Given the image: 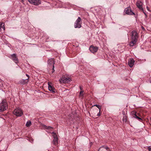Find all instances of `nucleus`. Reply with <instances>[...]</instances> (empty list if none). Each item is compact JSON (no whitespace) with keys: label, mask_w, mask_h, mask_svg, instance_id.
<instances>
[{"label":"nucleus","mask_w":151,"mask_h":151,"mask_svg":"<svg viewBox=\"0 0 151 151\" xmlns=\"http://www.w3.org/2000/svg\"><path fill=\"white\" fill-rule=\"evenodd\" d=\"M7 105L5 100H3L0 104V112H2L6 110L7 108Z\"/></svg>","instance_id":"nucleus-1"},{"label":"nucleus","mask_w":151,"mask_h":151,"mask_svg":"<svg viewBox=\"0 0 151 151\" xmlns=\"http://www.w3.org/2000/svg\"><path fill=\"white\" fill-rule=\"evenodd\" d=\"M31 4L35 5H38L41 4V1L40 0H28Z\"/></svg>","instance_id":"nucleus-5"},{"label":"nucleus","mask_w":151,"mask_h":151,"mask_svg":"<svg viewBox=\"0 0 151 151\" xmlns=\"http://www.w3.org/2000/svg\"><path fill=\"white\" fill-rule=\"evenodd\" d=\"M122 121L123 122H127V117L125 115L123 116L122 119Z\"/></svg>","instance_id":"nucleus-19"},{"label":"nucleus","mask_w":151,"mask_h":151,"mask_svg":"<svg viewBox=\"0 0 151 151\" xmlns=\"http://www.w3.org/2000/svg\"><path fill=\"white\" fill-rule=\"evenodd\" d=\"M14 114L17 116H20L23 114L22 110L19 108L16 109L14 111Z\"/></svg>","instance_id":"nucleus-2"},{"label":"nucleus","mask_w":151,"mask_h":151,"mask_svg":"<svg viewBox=\"0 0 151 151\" xmlns=\"http://www.w3.org/2000/svg\"><path fill=\"white\" fill-rule=\"evenodd\" d=\"M83 91H81L80 93V95L79 96L81 97H82L83 96Z\"/></svg>","instance_id":"nucleus-23"},{"label":"nucleus","mask_w":151,"mask_h":151,"mask_svg":"<svg viewBox=\"0 0 151 151\" xmlns=\"http://www.w3.org/2000/svg\"><path fill=\"white\" fill-rule=\"evenodd\" d=\"M98 49V48L96 46H91L89 48V50L91 52L93 53L96 52Z\"/></svg>","instance_id":"nucleus-9"},{"label":"nucleus","mask_w":151,"mask_h":151,"mask_svg":"<svg viewBox=\"0 0 151 151\" xmlns=\"http://www.w3.org/2000/svg\"><path fill=\"white\" fill-rule=\"evenodd\" d=\"M26 76L28 77V80L29 79V76L27 75V74H26Z\"/></svg>","instance_id":"nucleus-29"},{"label":"nucleus","mask_w":151,"mask_h":151,"mask_svg":"<svg viewBox=\"0 0 151 151\" xmlns=\"http://www.w3.org/2000/svg\"><path fill=\"white\" fill-rule=\"evenodd\" d=\"M100 115V111L99 110V112L97 114V116H99Z\"/></svg>","instance_id":"nucleus-25"},{"label":"nucleus","mask_w":151,"mask_h":151,"mask_svg":"<svg viewBox=\"0 0 151 151\" xmlns=\"http://www.w3.org/2000/svg\"><path fill=\"white\" fill-rule=\"evenodd\" d=\"M51 83L49 82L48 83V88L49 90L52 93H55V89L54 88V87L51 85Z\"/></svg>","instance_id":"nucleus-11"},{"label":"nucleus","mask_w":151,"mask_h":151,"mask_svg":"<svg viewBox=\"0 0 151 151\" xmlns=\"http://www.w3.org/2000/svg\"><path fill=\"white\" fill-rule=\"evenodd\" d=\"M147 10H148V11H149V8H148V6H147Z\"/></svg>","instance_id":"nucleus-30"},{"label":"nucleus","mask_w":151,"mask_h":151,"mask_svg":"<svg viewBox=\"0 0 151 151\" xmlns=\"http://www.w3.org/2000/svg\"><path fill=\"white\" fill-rule=\"evenodd\" d=\"M148 149L149 151H151V146L148 147Z\"/></svg>","instance_id":"nucleus-27"},{"label":"nucleus","mask_w":151,"mask_h":151,"mask_svg":"<svg viewBox=\"0 0 151 151\" xmlns=\"http://www.w3.org/2000/svg\"><path fill=\"white\" fill-rule=\"evenodd\" d=\"M28 82V79H23L20 81V83L22 84H25Z\"/></svg>","instance_id":"nucleus-16"},{"label":"nucleus","mask_w":151,"mask_h":151,"mask_svg":"<svg viewBox=\"0 0 151 151\" xmlns=\"http://www.w3.org/2000/svg\"><path fill=\"white\" fill-rule=\"evenodd\" d=\"M71 80V79L70 78H67L65 77H62L59 80V81L60 83H68Z\"/></svg>","instance_id":"nucleus-4"},{"label":"nucleus","mask_w":151,"mask_h":151,"mask_svg":"<svg viewBox=\"0 0 151 151\" xmlns=\"http://www.w3.org/2000/svg\"><path fill=\"white\" fill-rule=\"evenodd\" d=\"M81 19L80 17H79L74 23V27L75 28H80L81 27Z\"/></svg>","instance_id":"nucleus-3"},{"label":"nucleus","mask_w":151,"mask_h":151,"mask_svg":"<svg viewBox=\"0 0 151 151\" xmlns=\"http://www.w3.org/2000/svg\"><path fill=\"white\" fill-rule=\"evenodd\" d=\"M142 11L143 13L144 14H145V15L146 16H147V15H146V13L145 12L144 10L143 9V10H142Z\"/></svg>","instance_id":"nucleus-28"},{"label":"nucleus","mask_w":151,"mask_h":151,"mask_svg":"<svg viewBox=\"0 0 151 151\" xmlns=\"http://www.w3.org/2000/svg\"><path fill=\"white\" fill-rule=\"evenodd\" d=\"M52 73H53L55 71L54 70V65H53V66H52Z\"/></svg>","instance_id":"nucleus-24"},{"label":"nucleus","mask_w":151,"mask_h":151,"mask_svg":"<svg viewBox=\"0 0 151 151\" xmlns=\"http://www.w3.org/2000/svg\"><path fill=\"white\" fill-rule=\"evenodd\" d=\"M103 147L105 148L106 150H107L108 151H110V150L109 149V147L107 146L104 147V146H102L100 148Z\"/></svg>","instance_id":"nucleus-22"},{"label":"nucleus","mask_w":151,"mask_h":151,"mask_svg":"<svg viewBox=\"0 0 151 151\" xmlns=\"http://www.w3.org/2000/svg\"><path fill=\"white\" fill-rule=\"evenodd\" d=\"M137 33L135 31H133L131 32V39L137 40Z\"/></svg>","instance_id":"nucleus-7"},{"label":"nucleus","mask_w":151,"mask_h":151,"mask_svg":"<svg viewBox=\"0 0 151 151\" xmlns=\"http://www.w3.org/2000/svg\"><path fill=\"white\" fill-rule=\"evenodd\" d=\"M3 29L4 30H5V27H4V24L3 23H0V29Z\"/></svg>","instance_id":"nucleus-17"},{"label":"nucleus","mask_w":151,"mask_h":151,"mask_svg":"<svg viewBox=\"0 0 151 151\" xmlns=\"http://www.w3.org/2000/svg\"><path fill=\"white\" fill-rule=\"evenodd\" d=\"M12 59L16 63H18V59L15 54H13L11 55Z\"/></svg>","instance_id":"nucleus-12"},{"label":"nucleus","mask_w":151,"mask_h":151,"mask_svg":"<svg viewBox=\"0 0 151 151\" xmlns=\"http://www.w3.org/2000/svg\"><path fill=\"white\" fill-rule=\"evenodd\" d=\"M48 64L49 66L51 65L52 66L54 65V60L53 59L51 58L49 59L48 61Z\"/></svg>","instance_id":"nucleus-14"},{"label":"nucleus","mask_w":151,"mask_h":151,"mask_svg":"<svg viewBox=\"0 0 151 151\" xmlns=\"http://www.w3.org/2000/svg\"><path fill=\"white\" fill-rule=\"evenodd\" d=\"M143 3L140 0H138L136 2L137 7L140 10H143L142 8Z\"/></svg>","instance_id":"nucleus-8"},{"label":"nucleus","mask_w":151,"mask_h":151,"mask_svg":"<svg viewBox=\"0 0 151 151\" xmlns=\"http://www.w3.org/2000/svg\"><path fill=\"white\" fill-rule=\"evenodd\" d=\"M100 149V148H99V149L98 150V151H99Z\"/></svg>","instance_id":"nucleus-31"},{"label":"nucleus","mask_w":151,"mask_h":151,"mask_svg":"<svg viewBox=\"0 0 151 151\" xmlns=\"http://www.w3.org/2000/svg\"><path fill=\"white\" fill-rule=\"evenodd\" d=\"M31 124V122L30 121H28L26 124V125L27 127H29L30 126Z\"/></svg>","instance_id":"nucleus-20"},{"label":"nucleus","mask_w":151,"mask_h":151,"mask_svg":"<svg viewBox=\"0 0 151 151\" xmlns=\"http://www.w3.org/2000/svg\"><path fill=\"white\" fill-rule=\"evenodd\" d=\"M134 117L138 119L140 121H141L142 120V119L140 118L136 114H134Z\"/></svg>","instance_id":"nucleus-18"},{"label":"nucleus","mask_w":151,"mask_h":151,"mask_svg":"<svg viewBox=\"0 0 151 151\" xmlns=\"http://www.w3.org/2000/svg\"><path fill=\"white\" fill-rule=\"evenodd\" d=\"M134 61L133 58H131L129 60L128 62V64L129 66L130 67H132L134 65Z\"/></svg>","instance_id":"nucleus-13"},{"label":"nucleus","mask_w":151,"mask_h":151,"mask_svg":"<svg viewBox=\"0 0 151 151\" xmlns=\"http://www.w3.org/2000/svg\"><path fill=\"white\" fill-rule=\"evenodd\" d=\"M52 133L54 134V139L52 142L53 143L54 145H56L58 144V137L57 136L56 134L54 132H52Z\"/></svg>","instance_id":"nucleus-10"},{"label":"nucleus","mask_w":151,"mask_h":151,"mask_svg":"<svg viewBox=\"0 0 151 151\" xmlns=\"http://www.w3.org/2000/svg\"><path fill=\"white\" fill-rule=\"evenodd\" d=\"M96 106V107H97L99 109V110H100H100L101 109V106H100L99 105H97V104L94 105L93 106Z\"/></svg>","instance_id":"nucleus-21"},{"label":"nucleus","mask_w":151,"mask_h":151,"mask_svg":"<svg viewBox=\"0 0 151 151\" xmlns=\"http://www.w3.org/2000/svg\"><path fill=\"white\" fill-rule=\"evenodd\" d=\"M52 129V128L50 127H48L47 128V129Z\"/></svg>","instance_id":"nucleus-26"},{"label":"nucleus","mask_w":151,"mask_h":151,"mask_svg":"<svg viewBox=\"0 0 151 151\" xmlns=\"http://www.w3.org/2000/svg\"><path fill=\"white\" fill-rule=\"evenodd\" d=\"M80 87L81 90V87L80 86Z\"/></svg>","instance_id":"nucleus-32"},{"label":"nucleus","mask_w":151,"mask_h":151,"mask_svg":"<svg viewBox=\"0 0 151 151\" xmlns=\"http://www.w3.org/2000/svg\"><path fill=\"white\" fill-rule=\"evenodd\" d=\"M131 41L129 43V45L131 47L133 46L136 43L137 40L131 39Z\"/></svg>","instance_id":"nucleus-15"},{"label":"nucleus","mask_w":151,"mask_h":151,"mask_svg":"<svg viewBox=\"0 0 151 151\" xmlns=\"http://www.w3.org/2000/svg\"><path fill=\"white\" fill-rule=\"evenodd\" d=\"M124 12L126 14L128 15H134V13L132 12L130 7L126 8L124 10Z\"/></svg>","instance_id":"nucleus-6"}]
</instances>
